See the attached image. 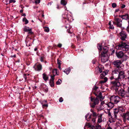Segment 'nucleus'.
I'll return each mask as SVG.
<instances>
[{
  "label": "nucleus",
  "instance_id": "60",
  "mask_svg": "<svg viewBox=\"0 0 129 129\" xmlns=\"http://www.w3.org/2000/svg\"><path fill=\"white\" fill-rule=\"evenodd\" d=\"M112 53H111V54H113L115 52V50H112Z\"/></svg>",
  "mask_w": 129,
  "mask_h": 129
},
{
  "label": "nucleus",
  "instance_id": "20",
  "mask_svg": "<svg viewBox=\"0 0 129 129\" xmlns=\"http://www.w3.org/2000/svg\"><path fill=\"white\" fill-rule=\"evenodd\" d=\"M117 109L120 113H121L124 111V109L123 106H118Z\"/></svg>",
  "mask_w": 129,
  "mask_h": 129
},
{
  "label": "nucleus",
  "instance_id": "4",
  "mask_svg": "<svg viewBox=\"0 0 129 129\" xmlns=\"http://www.w3.org/2000/svg\"><path fill=\"white\" fill-rule=\"evenodd\" d=\"M116 54L117 57L119 59H121L122 62L126 60L128 57V56L122 51L116 52Z\"/></svg>",
  "mask_w": 129,
  "mask_h": 129
},
{
  "label": "nucleus",
  "instance_id": "2",
  "mask_svg": "<svg viewBox=\"0 0 129 129\" xmlns=\"http://www.w3.org/2000/svg\"><path fill=\"white\" fill-rule=\"evenodd\" d=\"M117 49L123 51H127L129 50V43L122 42L116 47Z\"/></svg>",
  "mask_w": 129,
  "mask_h": 129
},
{
  "label": "nucleus",
  "instance_id": "7",
  "mask_svg": "<svg viewBox=\"0 0 129 129\" xmlns=\"http://www.w3.org/2000/svg\"><path fill=\"white\" fill-rule=\"evenodd\" d=\"M114 20V21L113 22L114 24L116 25L117 27H121L122 24V20L118 18H115Z\"/></svg>",
  "mask_w": 129,
  "mask_h": 129
},
{
  "label": "nucleus",
  "instance_id": "13",
  "mask_svg": "<svg viewBox=\"0 0 129 129\" xmlns=\"http://www.w3.org/2000/svg\"><path fill=\"white\" fill-rule=\"evenodd\" d=\"M122 116L124 119L129 121V112L123 113Z\"/></svg>",
  "mask_w": 129,
  "mask_h": 129
},
{
  "label": "nucleus",
  "instance_id": "57",
  "mask_svg": "<svg viewBox=\"0 0 129 129\" xmlns=\"http://www.w3.org/2000/svg\"><path fill=\"white\" fill-rule=\"evenodd\" d=\"M127 73L128 77H127V79H129V71H127Z\"/></svg>",
  "mask_w": 129,
  "mask_h": 129
},
{
  "label": "nucleus",
  "instance_id": "43",
  "mask_svg": "<svg viewBox=\"0 0 129 129\" xmlns=\"http://www.w3.org/2000/svg\"><path fill=\"white\" fill-rule=\"evenodd\" d=\"M41 0H36L35 1V3L36 4L39 3H40Z\"/></svg>",
  "mask_w": 129,
  "mask_h": 129
},
{
  "label": "nucleus",
  "instance_id": "15",
  "mask_svg": "<svg viewBox=\"0 0 129 129\" xmlns=\"http://www.w3.org/2000/svg\"><path fill=\"white\" fill-rule=\"evenodd\" d=\"M108 48L107 47L105 46L104 47L103 49L102 52L101 53V55L104 54H106V55H108L107 53L108 52Z\"/></svg>",
  "mask_w": 129,
  "mask_h": 129
},
{
  "label": "nucleus",
  "instance_id": "9",
  "mask_svg": "<svg viewBox=\"0 0 129 129\" xmlns=\"http://www.w3.org/2000/svg\"><path fill=\"white\" fill-rule=\"evenodd\" d=\"M114 66L117 67L116 69H118L121 68V65L122 63L121 61L120 60H117L114 61L113 62Z\"/></svg>",
  "mask_w": 129,
  "mask_h": 129
},
{
  "label": "nucleus",
  "instance_id": "59",
  "mask_svg": "<svg viewBox=\"0 0 129 129\" xmlns=\"http://www.w3.org/2000/svg\"><path fill=\"white\" fill-rule=\"evenodd\" d=\"M125 6L124 5H122L121 6V8H124L125 7Z\"/></svg>",
  "mask_w": 129,
  "mask_h": 129
},
{
  "label": "nucleus",
  "instance_id": "6",
  "mask_svg": "<svg viewBox=\"0 0 129 129\" xmlns=\"http://www.w3.org/2000/svg\"><path fill=\"white\" fill-rule=\"evenodd\" d=\"M90 98L91 101L93 102V103L91 104L90 106L92 108H94L95 105L99 103V100L97 98H95L91 97Z\"/></svg>",
  "mask_w": 129,
  "mask_h": 129
},
{
  "label": "nucleus",
  "instance_id": "40",
  "mask_svg": "<svg viewBox=\"0 0 129 129\" xmlns=\"http://www.w3.org/2000/svg\"><path fill=\"white\" fill-rule=\"evenodd\" d=\"M101 126L98 125L96 126V129H101Z\"/></svg>",
  "mask_w": 129,
  "mask_h": 129
},
{
  "label": "nucleus",
  "instance_id": "8",
  "mask_svg": "<svg viewBox=\"0 0 129 129\" xmlns=\"http://www.w3.org/2000/svg\"><path fill=\"white\" fill-rule=\"evenodd\" d=\"M119 37L121 40L124 41L127 37V34L125 32L122 31L119 33Z\"/></svg>",
  "mask_w": 129,
  "mask_h": 129
},
{
  "label": "nucleus",
  "instance_id": "5",
  "mask_svg": "<svg viewBox=\"0 0 129 129\" xmlns=\"http://www.w3.org/2000/svg\"><path fill=\"white\" fill-rule=\"evenodd\" d=\"M120 98L118 96L115 95L111 96L110 98V101L114 104H117L119 101Z\"/></svg>",
  "mask_w": 129,
  "mask_h": 129
},
{
  "label": "nucleus",
  "instance_id": "34",
  "mask_svg": "<svg viewBox=\"0 0 129 129\" xmlns=\"http://www.w3.org/2000/svg\"><path fill=\"white\" fill-rule=\"evenodd\" d=\"M61 80L60 79H59L56 82V84L57 85H59L61 82Z\"/></svg>",
  "mask_w": 129,
  "mask_h": 129
},
{
  "label": "nucleus",
  "instance_id": "23",
  "mask_svg": "<svg viewBox=\"0 0 129 129\" xmlns=\"http://www.w3.org/2000/svg\"><path fill=\"white\" fill-rule=\"evenodd\" d=\"M89 115L88 114H87V115H85V118L86 119V120L88 121H89L90 120H91V119H92L91 118V115H90L88 117V118H87V117Z\"/></svg>",
  "mask_w": 129,
  "mask_h": 129
},
{
  "label": "nucleus",
  "instance_id": "62",
  "mask_svg": "<svg viewBox=\"0 0 129 129\" xmlns=\"http://www.w3.org/2000/svg\"><path fill=\"white\" fill-rule=\"evenodd\" d=\"M105 82L104 81V80L101 81H100V83H104Z\"/></svg>",
  "mask_w": 129,
  "mask_h": 129
},
{
  "label": "nucleus",
  "instance_id": "1",
  "mask_svg": "<svg viewBox=\"0 0 129 129\" xmlns=\"http://www.w3.org/2000/svg\"><path fill=\"white\" fill-rule=\"evenodd\" d=\"M111 84V89L112 88L113 89H114L119 95L121 96L122 97H124L125 94V92L123 89L121 87V85L120 82H117L116 84L113 82V84Z\"/></svg>",
  "mask_w": 129,
  "mask_h": 129
},
{
  "label": "nucleus",
  "instance_id": "26",
  "mask_svg": "<svg viewBox=\"0 0 129 129\" xmlns=\"http://www.w3.org/2000/svg\"><path fill=\"white\" fill-rule=\"evenodd\" d=\"M67 3V2L65 0H61L60 3L63 6H65Z\"/></svg>",
  "mask_w": 129,
  "mask_h": 129
},
{
  "label": "nucleus",
  "instance_id": "49",
  "mask_svg": "<svg viewBox=\"0 0 129 129\" xmlns=\"http://www.w3.org/2000/svg\"><path fill=\"white\" fill-rule=\"evenodd\" d=\"M98 88V87H97L96 85H95L93 89V90L96 91V89Z\"/></svg>",
  "mask_w": 129,
  "mask_h": 129
},
{
  "label": "nucleus",
  "instance_id": "39",
  "mask_svg": "<svg viewBox=\"0 0 129 129\" xmlns=\"http://www.w3.org/2000/svg\"><path fill=\"white\" fill-rule=\"evenodd\" d=\"M112 6L113 8H114L116 6V4L115 3H113L112 4Z\"/></svg>",
  "mask_w": 129,
  "mask_h": 129
},
{
  "label": "nucleus",
  "instance_id": "44",
  "mask_svg": "<svg viewBox=\"0 0 129 129\" xmlns=\"http://www.w3.org/2000/svg\"><path fill=\"white\" fill-rule=\"evenodd\" d=\"M32 29L31 28H30L29 29V30L28 31V33L29 34H33V32L31 31Z\"/></svg>",
  "mask_w": 129,
  "mask_h": 129
},
{
  "label": "nucleus",
  "instance_id": "47",
  "mask_svg": "<svg viewBox=\"0 0 129 129\" xmlns=\"http://www.w3.org/2000/svg\"><path fill=\"white\" fill-rule=\"evenodd\" d=\"M108 116L109 117H111V116H112L111 114V113L110 112V111H109L108 112Z\"/></svg>",
  "mask_w": 129,
  "mask_h": 129
},
{
  "label": "nucleus",
  "instance_id": "25",
  "mask_svg": "<svg viewBox=\"0 0 129 129\" xmlns=\"http://www.w3.org/2000/svg\"><path fill=\"white\" fill-rule=\"evenodd\" d=\"M99 98L100 99V100H102L103 99L104 97L102 95V93L101 92H100L98 95L97 96V98Z\"/></svg>",
  "mask_w": 129,
  "mask_h": 129
},
{
  "label": "nucleus",
  "instance_id": "21",
  "mask_svg": "<svg viewBox=\"0 0 129 129\" xmlns=\"http://www.w3.org/2000/svg\"><path fill=\"white\" fill-rule=\"evenodd\" d=\"M93 116V117L92 119V121L93 122H95V118H96V112H94L92 113Z\"/></svg>",
  "mask_w": 129,
  "mask_h": 129
},
{
  "label": "nucleus",
  "instance_id": "41",
  "mask_svg": "<svg viewBox=\"0 0 129 129\" xmlns=\"http://www.w3.org/2000/svg\"><path fill=\"white\" fill-rule=\"evenodd\" d=\"M29 29H28L25 27L24 28V29H23L24 31L25 32L28 31H29Z\"/></svg>",
  "mask_w": 129,
  "mask_h": 129
},
{
  "label": "nucleus",
  "instance_id": "32",
  "mask_svg": "<svg viewBox=\"0 0 129 129\" xmlns=\"http://www.w3.org/2000/svg\"><path fill=\"white\" fill-rule=\"evenodd\" d=\"M50 84L51 86H54V80H50Z\"/></svg>",
  "mask_w": 129,
  "mask_h": 129
},
{
  "label": "nucleus",
  "instance_id": "51",
  "mask_svg": "<svg viewBox=\"0 0 129 129\" xmlns=\"http://www.w3.org/2000/svg\"><path fill=\"white\" fill-rule=\"evenodd\" d=\"M86 125L87 126H88V127H90L91 126L90 123H87Z\"/></svg>",
  "mask_w": 129,
  "mask_h": 129
},
{
  "label": "nucleus",
  "instance_id": "31",
  "mask_svg": "<svg viewBox=\"0 0 129 129\" xmlns=\"http://www.w3.org/2000/svg\"><path fill=\"white\" fill-rule=\"evenodd\" d=\"M22 20L23 21L25 22V24H27L28 22V21L26 19V17H24L23 18Z\"/></svg>",
  "mask_w": 129,
  "mask_h": 129
},
{
  "label": "nucleus",
  "instance_id": "38",
  "mask_svg": "<svg viewBox=\"0 0 129 129\" xmlns=\"http://www.w3.org/2000/svg\"><path fill=\"white\" fill-rule=\"evenodd\" d=\"M29 75V74H24L23 76V77L24 78L25 80H26L27 79V77L26 76V75L28 76Z\"/></svg>",
  "mask_w": 129,
  "mask_h": 129
},
{
  "label": "nucleus",
  "instance_id": "55",
  "mask_svg": "<svg viewBox=\"0 0 129 129\" xmlns=\"http://www.w3.org/2000/svg\"><path fill=\"white\" fill-rule=\"evenodd\" d=\"M40 60L41 62H43L44 58L43 57H41L40 59Z\"/></svg>",
  "mask_w": 129,
  "mask_h": 129
},
{
  "label": "nucleus",
  "instance_id": "63",
  "mask_svg": "<svg viewBox=\"0 0 129 129\" xmlns=\"http://www.w3.org/2000/svg\"><path fill=\"white\" fill-rule=\"evenodd\" d=\"M11 57H14V58H15L16 57V55L15 54L13 55H12L11 56Z\"/></svg>",
  "mask_w": 129,
  "mask_h": 129
},
{
  "label": "nucleus",
  "instance_id": "35",
  "mask_svg": "<svg viewBox=\"0 0 129 129\" xmlns=\"http://www.w3.org/2000/svg\"><path fill=\"white\" fill-rule=\"evenodd\" d=\"M98 48L99 51H101L102 50V46L99 45L98 46Z\"/></svg>",
  "mask_w": 129,
  "mask_h": 129
},
{
  "label": "nucleus",
  "instance_id": "16",
  "mask_svg": "<svg viewBox=\"0 0 129 129\" xmlns=\"http://www.w3.org/2000/svg\"><path fill=\"white\" fill-rule=\"evenodd\" d=\"M118 113H120L117 108H115L114 110V116L115 118H117V115Z\"/></svg>",
  "mask_w": 129,
  "mask_h": 129
},
{
  "label": "nucleus",
  "instance_id": "3",
  "mask_svg": "<svg viewBox=\"0 0 129 129\" xmlns=\"http://www.w3.org/2000/svg\"><path fill=\"white\" fill-rule=\"evenodd\" d=\"M118 75V77L115 79V81L111 82V84H113V82H114L115 84H116L117 82H119L120 80H121L122 79L125 78L126 76L125 73L123 71H119Z\"/></svg>",
  "mask_w": 129,
  "mask_h": 129
},
{
  "label": "nucleus",
  "instance_id": "54",
  "mask_svg": "<svg viewBox=\"0 0 129 129\" xmlns=\"http://www.w3.org/2000/svg\"><path fill=\"white\" fill-rule=\"evenodd\" d=\"M126 30L127 32L129 33V25L127 27Z\"/></svg>",
  "mask_w": 129,
  "mask_h": 129
},
{
  "label": "nucleus",
  "instance_id": "42",
  "mask_svg": "<svg viewBox=\"0 0 129 129\" xmlns=\"http://www.w3.org/2000/svg\"><path fill=\"white\" fill-rule=\"evenodd\" d=\"M55 76V75H52V76H51V79L50 80H54V77Z\"/></svg>",
  "mask_w": 129,
  "mask_h": 129
},
{
  "label": "nucleus",
  "instance_id": "50",
  "mask_svg": "<svg viewBox=\"0 0 129 129\" xmlns=\"http://www.w3.org/2000/svg\"><path fill=\"white\" fill-rule=\"evenodd\" d=\"M109 28L110 29H113L114 28V27L113 26V25H110Z\"/></svg>",
  "mask_w": 129,
  "mask_h": 129
},
{
  "label": "nucleus",
  "instance_id": "61",
  "mask_svg": "<svg viewBox=\"0 0 129 129\" xmlns=\"http://www.w3.org/2000/svg\"><path fill=\"white\" fill-rule=\"evenodd\" d=\"M119 8H118V9H116V10H115V12H118V11H119Z\"/></svg>",
  "mask_w": 129,
  "mask_h": 129
},
{
  "label": "nucleus",
  "instance_id": "46",
  "mask_svg": "<svg viewBox=\"0 0 129 129\" xmlns=\"http://www.w3.org/2000/svg\"><path fill=\"white\" fill-rule=\"evenodd\" d=\"M63 101V99L62 97H60L59 98V101L60 102H61Z\"/></svg>",
  "mask_w": 129,
  "mask_h": 129
},
{
  "label": "nucleus",
  "instance_id": "64",
  "mask_svg": "<svg viewBox=\"0 0 129 129\" xmlns=\"http://www.w3.org/2000/svg\"><path fill=\"white\" fill-rule=\"evenodd\" d=\"M93 93H94V94H95V96H97H97H98V94H97V93H96V92H93Z\"/></svg>",
  "mask_w": 129,
  "mask_h": 129
},
{
  "label": "nucleus",
  "instance_id": "53",
  "mask_svg": "<svg viewBox=\"0 0 129 129\" xmlns=\"http://www.w3.org/2000/svg\"><path fill=\"white\" fill-rule=\"evenodd\" d=\"M67 32L70 34H71L72 33V32H71L70 31V29H68L67 30Z\"/></svg>",
  "mask_w": 129,
  "mask_h": 129
},
{
  "label": "nucleus",
  "instance_id": "22",
  "mask_svg": "<svg viewBox=\"0 0 129 129\" xmlns=\"http://www.w3.org/2000/svg\"><path fill=\"white\" fill-rule=\"evenodd\" d=\"M71 71V69L70 68H68L66 69H65V70L63 71L66 73L67 75Z\"/></svg>",
  "mask_w": 129,
  "mask_h": 129
},
{
  "label": "nucleus",
  "instance_id": "19",
  "mask_svg": "<svg viewBox=\"0 0 129 129\" xmlns=\"http://www.w3.org/2000/svg\"><path fill=\"white\" fill-rule=\"evenodd\" d=\"M102 114H100L99 115L98 118V123H100L102 121Z\"/></svg>",
  "mask_w": 129,
  "mask_h": 129
},
{
  "label": "nucleus",
  "instance_id": "18",
  "mask_svg": "<svg viewBox=\"0 0 129 129\" xmlns=\"http://www.w3.org/2000/svg\"><path fill=\"white\" fill-rule=\"evenodd\" d=\"M37 68H35L36 70L39 71L41 70L42 69V66L41 64H39L36 65Z\"/></svg>",
  "mask_w": 129,
  "mask_h": 129
},
{
  "label": "nucleus",
  "instance_id": "56",
  "mask_svg": "<svg viewBox=\"0 0 129 129\" xmlns=\"http://www.w3.org/2000/svg\"><path fill=\"white\" fill-rule=\"evenodd\" d=\"M42 106L43 107H47L48 106V105L47 104H44Z\"/></svg>",
  "mask_w": 129,
  "mask_h": 129
},
{
  "label": "nucleus",
  "instance_id": "30",
  "mask_svg": "<svg viewBox=\"0 0 129 129\" xmlns=\"http://www.w3.org/2000/svg\"><path fill=\"white\" fill-rule=\"evenodd\" d=\"M52 73H53V75H58L57 69H54L52 71Z\"/></svg>",
  "mask_w": 129,
  "mask_h": 129
},
{
  "label": "nucleus",
  "instance_id": "14",
  "mask_svg": "<svg viewBox=\"0 0 129 129\" xmlns=\"http://www.w3.org/2000/svg\"><path fill=\"white\" fill-rule=\"evenodd\" d=\"M119 16L123 19L126 20L129 19V15L127 13L123 15H120Z\"/></svg>",
  "mask_w": 129,
  "mask_h": 129
},
{
  "label": "nucleus",
  "instance_id": "58",
  "mask_svg": "<svg viewBox=\"0 0 129 129\" xmlns=\"http://www.w3.org/2000/svg\"><path fill=\"white\" fill-rule=\"evenodd\" d=\"M62 45L61 44H59L57 46L59 47H61Z\"/></svg>",
  "mask_w": 129,
  "mask_h": 129
},
{
  "label": "nucleus",
  "instance_id": "24",
  "mask_svg": "<svg viewBox=\"0 0 129 129\" xmlns=\"http://www.w3.org/2000/svg\"><path fill=\"white\" fill-rule=\"evenodd\" d=\"M43 79L45 81H46L48 79V77L45 73L43 74Z\"/></svg>",
  "mask_w": 129,
  "mask_h": 129
},
{
  "label": "nucleus",
  "instance_id": "52",
  "mask_svg": "<svg viewBox=\"0 0 129 129\" xmlns=\"http://www.w3.org/2000/svg\"><path fill=\"white\" fill-rule=\"evenodd\" d=\"M108 80L107 78L106 77H105L104 78V81L106 82Z\"/></svg>",
  "mask_w": 129,
  "mask_h": 129
},
{
  "label": "nucleus",
  "instance_id": "28",
  "mask_svg": "<svg viewBox=\"0 0 129 129\" xmlns=\"http://www.w3.org/2000/svg\"><path fill=\"white\" fill-rule=\"evenodd\" d=\"M106 75V73L105 72H103L101 73L100 76V78L102 79L103 77H104Z\"/></svg>",
  "mask_w": 129,
  "mask_h": 129
},
{
  "label": "nucleus",
  "instance_id": "45",
  "mask_svg": "<svg viewBox=\"0 0 129 129\" xmlns=\"http://www.w3.org/2000/svg\"><path fill=\"white\" fill-rule=\"evenodd\" d=\"M116 78L113 75L112 76L110 77V79L111 80H113L114 79H115Z\"/></svg>",
  "mask_w": 129,
  "mask_h": 129
},
{
  "label": "nucleus",
  "instance_id": "33",
  "mask_svg": "<svg viewBox=\"0 0 129 129\" xmlns=\"http://www.w3.org/2000/svg\"><path fill=\"white\" fill-rule=\"evenodd\" d=\"M49 30V28L48 27H44V31L45 32H48Z\"/></svg>",
  "mask_w": 129,
  "mask_h": 129
},
{
  "label": "nucleus",
  "instance_id": "17",
  "mask_svg": "<svg viewBox=\"0 0 129 129\" xmlns=\"http://www.w3.org/2000/svg\"><path fill=\"white\" fill-rule=\"evenodd\" d=\"M114 103H112L110 101L106 105H107L108 107L110 108H112L114 107Z\"/></svg>",
  "mask_w": 129,
  "mask_h": 129
},
{
  "label": "nucleus",
  "instance_id": "48",
  "mask_svg": "<svg viewBox=\"0 0 129 129\" xmlns=\"http://www.w3.org/2000/svg\"><path fill=\"white\" fill-rule=\"evenodd\" d=\"M16 2V1L15 0H10L9 1V3H15Z\"/></svg>",
  "mask_w": 129,
  "mask_h": 129
},
{
  "label": "nucleus",
  "instance_id": "27",
  "mask_svg": "<svg viewBox=\"0 0 129 129\" xmlns=\"http://www.w3.org/2000/svg\"><path fill=\"white\" fill-rule=\"evenodd\" d=\"M102 68H100V66H98L96 68V70H97V71H98L99 72L101 73L102 72Z\"/></svg>",
  "mask_w": 129,
  "mask_h": 129
},
{
  "label": "nucleus",
  "instance_id": "37",
  "mask_svg": "<svg viewBox=\"0 0 129 129\" xmlns=\"http://www.w3.org/2000/svg\"><path fill=\"white\" fill-rule=\"evenodd\" d=\"M57 64L58 65H61V61H60V60H59L58 59H57Z\"/></svg>",
  "mask_w": 129,
  "mask_h": 129
},
{
  "label": "nucleus",
  "instance_id": "36",
  "mask_svg": "<svg viewBox=\"0 0 129 129\" xmlns=\"http://www.w3.org/2000/svg\"><path fill=\"white\" fill-rule=\"evenodd\" d=\"M107 105V104L105 103L104 101H103L101 102V106H103L104 105V106H105V105Z\"/></svg>",
  "mask_w": 129,
  "mask_h": 129
},
{
  "label": "nucleus",
  "instance_id": "11",
  "mask_svg": "<svg viewBox=\"0 0 129 129\" xmlns=\"http://www.w3.org/2000/svg\"><path fill=\"white\" fill-rule=\"evenodd\" d=\"M119 70L118 69H115L112 71V74L115 77L117 78L118 76V74L119 72Z\"/></svg>",
  "mask_w": 129,
  "mask_h": 129
},
{
  "label": "nucleus",
  "instance_id": "12",
  "mask_svg": "<svg viewBox=\"0 0 129 129\" xmlns=\"http://www.w3.org/2000/svg\"><path fill=\"white\" fill-rule=\"evenodd\" d=\"M122 116L124 119L129 121V112L123 113Z\"/></svg>",
  "mask_w": 129,
  "mask_h": 129
},
{
  "label": "nucleus",
  "instance_id": "10",
  "mask_svg": "<svg viewBox=\"0 0 129 129\" xmlns=\"http://www.w3.org/2000/svg\"><path fill=\"white\" fill-rule=\"evenodd\" d=\"M101 55V61L103 63H104L107 61L109 58L108 55L103 54Z\"/></svg>",
  "mask_w": 129,
  "mask_h": 129
},
{
  "label": "nucleus",
  "instance_id": "29",
  "mask_svg": "<svg viewBox=\"0 0 129 129\" xmlns=\"http://www.w3.org/2000/svg\"><path fill=\"white\" fill-rule=\"evenodd\" d=\"M116 118H115L114 117L113 118L112 116H111V117H110V122H115L116 120L115 119Z\"/></svg>",
  "mask_w": 129,
  "mask_h": 129
}]
</instances>
